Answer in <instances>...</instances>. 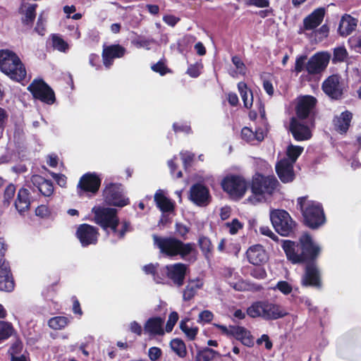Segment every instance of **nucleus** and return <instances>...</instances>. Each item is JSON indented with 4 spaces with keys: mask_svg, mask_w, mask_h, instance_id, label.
Here are the masks:
<instances>
[{
    "mask_svg": "<svg viewBox=\"0 0 361 361\" xmlns=\"http://www.w3.org/2000/svg\"><path fill=\"white\" fill-rule=\"evenodd\" d=\"M92 212L94 214V221L100 225L106 231L108 228L112 231L114 235L120 239L129 230V225L126 222L119 223L116 216V210L112 208L94 207Z\"/></svg>",
    "mask_w": 361,
    "mask_h": 361,
    "instance_id": "nucleus-1",
    "label": "nucleus"
},
{
    "mask_svg": "<svg viewBox=\"0 0 361 361\" xmlns=\"http://www.w3.org/2000/svg\"><path fill=\"white\" fill-rule=\"evenodd\" d=\"M278 183V180L274 176H264L259 173L255 174L251 183L252 195L246 200V202L252 204L261 202L267 195L274 193Z\"/></svg>",
    "mask_w": 361,
    "mask_h": 361,
    "instance_id": "nucleus-2",
    "label": "nucleus"
},
{
    "mask_svg": "<svg viewBox=\"0 0 361 361\" xmlns=\"http://www.w3.org/2000/svg\"><path fill=\"white\" fill-rule=\"evenodd\" d=\"M0 69L11 79L20 82L26 76V71L19 57L9 50L0 51Z\"/></svg>",
    "mask_w": 361,
    "mask_h": 361,
    "instance_id": "nucleus-3",
    "label": "nucleus"
},
{
    "mask_svg": "<svg viewBox=\"0 0 361 361\" xmlns=\"http://www.w3.org/2000/svg\"><path fill=\"white\" fill-rule=\"evenodd\" d=\"M153 240L160 252L169 257L180 255L183 258L194 250V244L183 243L174 238H161L154 235Z\"/></svg>",
    "mask_w": 361,
    "mask_h": 361,
    "instance_id": "nucleus-4",
    "label": "nucleus"
},
{
    "mask_svg": "<svg viewBox=\"0 0 361 361\" xmlns=\"http://www.w3.org/2000/svg\"><path fill=\"white\" fill-rule=\"evenodd\" d=\"M298 204L309 227L315 228L324 223L323 209L318 202L303 197L298 199Z\"/></svg>",
    "mask_w": 361,
    "mask_h": 361,
    "instance_id": "nucleus-5",
    "label": "nucleus"
},
{
    "mask_svg": "<svg viewBox=\"0 0 361 361\" xmlns=\"http://www.w3.org/2000/svg\"><path fill=\"white\" fill-rule=\"evenodd\" d=\"M221 185L223 190L234 200L242 199L249 188V185L244 178L233 175H229L224 178Z\"/></svg>",
    "mask_w": 361,
    "mask_h": 361,
    "instance_id": "nucleus-6",
    "label": "nucleus"
},
{
    "mask_svg": "<svg viewBox=\"0 0 361 361\" xmlns=\"http://www.w3.org/2000/svg\"><path fill=\"white\" fill-rule=\"evenodd\" d=\"M269 217L276 231L283 236H288L295 227V222L290 214L283 209H271Z\"/></svg>",
    "mask_w": 361,
    "mask_h": 361,
    "instance_id": "nucleus-7",
    "label": "nucleus"
},
{
    "mask_svg": "<svg viewBox=\"0 0 361 361\" xmlns=\"http://www.w3.org/2000/svg\"><path fill=\"white\" fill-rule=\"evenodd\" d=\"M36 99L49 104L55 101V95L53 90L42 80H35L27 87Z\"/></svg>",
    "mask_w": 361,
    "mask_h": 361,
    "instance_id": "nucleus-8",
    "label": "nucleus"
},
{
    "mask_svg": "<svg viewBox=\"0 0 361 361\" xmlns=\"http://www.w3.org/2000/svg\"><path fill=\"white\" fill-rule=\"evenodd\" d=\"M106 202L116 207H124L129 203L128 198L123 194V189L119 184H110L104 191Z\"/></svg>",
    "mask_w": 361,
    "mask_h": 361,
    "instance_id": "nucleus-9",
    "label": "nucleus"
},
{
    "mask_svg": "<svg viewBox=\"0 0 361 361\" xmlns=\"http://www.w3.org/2000/svg\"><path fill=\"white\" fill-rule=\"evenodd\" d=\"M330 58V54L326 51L316 53L308 60L306 71L310 74L320 73L327 67Z\"/></svg>",
    "mask_w": 361,
    "mask_h": 361,
    "instance_id": "nucleus-10",
    "label": "nucleus"
},
{
    "mask_svg": "<svg viewBox=\"0 0 361 361\" xmlns=\"http://www.w3.org/2000/svg\"><path fill=\"white\" fill-rule=\"evenodd\" d=\"M101 179L96 173L83 175L78 183V189L80 195L84 192L96 193L99 188Z\"/></svg>",
    "mask_w": 361,
    "mask_h": 361,
    "instance_id": "nucleus-11",
    "label": "nucleus"
},
{
    "mask_svg": "<svg viewBox=\"0 0 361 361\" xmlns=\"http://www.w3.org/2000/svg\"><path fill=\"white\" fill-rule=\"evenodd\" d=\"M187 270V266L183 263H176L166 265L163 269V272L178 286L183 284Z\"/></svg>",
    "mask_w": 361,
    "mask_h": 361,
    "instance_id": "nucleus-12",
    "label": "nucleus"
},
{
    "mask_svg": "<svg viewBox=\"0 0 361 361\" xmlns=\"http://www.w3.org/2000/svg\"><path fill=\"white\" fill-rule=\"evenodd\" d=\"M299 243L301 252L304 254L305 260L307 258L313 259L319 255L321 252L319 245L307 233H304L300 237Z\"/></svg>",
    "mask_w": 361,
    "mask_h": 361,
    "instance_id": "nucleus-13",
    "label": "nucleus"
},
{
    "mask_svg": "<svg viewBox=\"0 0 361 361\" xmlns=\"http://www.w3.org/2000/svg\"><path fill=\"white\" fill-rule=\"evenodd\" d=\"M290 130L297 141L308 140L312 137V128L296 118H292Z\"/></svg>",
    "mask_w": 361,
    "mask_h": 361,
    "instance_id": "nucleus-14",
    "label": "nucleus"
},
{
    "mask_svg": "<svg viewBox=\"0 0 361 361\" xmlns=\"http://www.w3.org/2000/svg\"><path fill=\"white\" fill-rule=\"evenodd\" d=\"M76 235L82 245L87 246L97 242L98 232L92 226L82 224L78 227Z\"/></svg>",
    "mask_w": 361,
    "mask_h": 361,
    "instance_id": "nucleus-15",
    "label": "nucleus"
},
{
    "mask_svg": "<svg viewBox=\"0 0 361 361\" xmlns=\"http://www.w3.org/2000/svg\"><path fill=\"white\" fill-rule=\"evenodd\" d=\"M209 190L201 184L194 185L190 188V199L198 206H207L210 202Z\"/></svg>",
    "mask_w": 361,
    "mask_h": 361,
    "instance_id": "nucleus-16",
    "label": "nucleus"
},
{
    "mask_svg": "<svg viewBox=\"0 0 361 361\" xmlns=\"http://www.w3.org/2000/svg\"><path fill=\"white\" fill-rule=\"evenodd\" d=\"M282 248L288 260L293 264L302 263L305 261V257L302 252H298L299 245L296 243L285 240L282 242Z\"/></svg>",
    "mask_w": 361,
    "mask_h": 361,
    "instance_id": "nucleus-17",
    "label": "nucleus"
},
{
    "mask_svg": "<svg viewBox=\"0 0 361 361\" xmlns=\"http://www.w3.org/2000/svg\"><path fill=\"white\" fill-rule=\"evenodd\" d=\"M276 171L283 183L291 182L295 178L293 164L288 162L286 157L281 158L277 162Z\"/></svg>",
    "mask_w": 361,
    "mask_h": 361,
    "instance_id": "nucleus-18",
    "label": "nucleus"
},
{
    "mask_svg": "<svg viewBox=\"0 0 361 361\" xmlns=\"http://www.w3.org/2000/svg\"><path fill=\"white\" fill-rule=\"evenodd\" d=\"M228 284L237 291H259L262 289L260 285L243 280L239 275H231Z\"/></svg>",
    "mask_w": 361,
    "mask_h": 361,
    "instance_id": "nucleus-19",
    "label": "nucleus"
},
{
    "mask_svg": "<svg viewBox=\"0 0 361 361\" xmlns=\"http://www.w3.org/2000/svg\"><path fill=\"white\" fill-rule=\"evenodd\" d=\"M246 256L249 262L255 266H260L268 260V255L260 245L250 246L246 252Z\"/></svg>",
    "mask_w": 361,
    "mask_h": 361,
    "instance_id": "nucleus-20",
    "label": "nucleus"
},
{
    "mask_svg": "<svg viewBox=\"0 0 361 361\" xmlns=\"http://www.w3.org/2000/svg\"><path fill=\"white\" fill-rule=\"evenodd\" d=\"M322 90L330 97L337 99L343 93L338 75H333L326 79L322 84Z\"/></svg>",
    "mask_w": 361,
    "mask_h": 361,
    "instance_id": "nucleus-21",
    "label": "nucleus"
},
{
    "mask_svg": "<svg viewBox=\"0 0 361 361\" xmlns=\"http://www.w3.org/2000/svg\"><path fill=\"white\" fill-rule=\"evenodd\" d=\"M14 289V281L8 263L0 259V290L11 292Z\"/></svg>",
    "mask_w": 361,
    "mask_h": 361,
    "instance_id": "nucleus-22",
    "label": "nucleus"
},
{
    "mask_svg": "<svg viewBox=\"0 0 361 361\" xmlns=\"http://www.w3.org/2000/svg\"><path fill=\"white\" fill-rule=\"evenodd\" d=\"M316 99L312 96H302L298 99L296 113L299 118H305L316 104Z\"/></svg>",
    "mask_w": 361,
    "mask_h": 361,
    "instance_id": "nucleus-23",
    "label": "nucleus"
},
{
    "mask_svg": "<svg viewBox=\"0 0 361 361\" xmlns=\"http://www.w3.org/2000/svg\"><path fill=\"white\" fill-rule=\"evenodd\" d=\"M164 319L159 317H154L148 319L145 325L144 330L146 334L151 336H164L165 329L163 327Z\"/></svg>",
    "mask_w": 361,
    "mask_h": 361,
    "instance_id": "nucleus-24",
    "label": "nucleus"
},
{
    "mask_svg": "<svg viewBox=\"0 0 361 361\" xmlns=\"http://www.w3.org/2000/svg\"><path fill=\"white\" fill-rule=\"evenodd\" d=\"M325 15L324 8H318L303 20L305 30H311L318 27L322 22Z\"/></svg>",
    "mask_w": 361,
    "mask_h": 361,
    "instance_id": "nucleus-25",
    "label": "nucleus"
},
{
    "mask_svg": "<svg viewBox=\"0 0 361 361\" xmlns=\"http://www.w3.org/2000/svg\"><path fill=\"white\" fill-rule=\"evenodd\" d=\"M125 54V49L120 45H111L104 48L102 57L104 64L106 67H109L112 61L115 58H120Z\"/></svg>",
    "mask_w": 361,
    "mask_h": 361,
    "instance_id": "nucleus-26",
    "label": "nucleus"
},
{
    "mask_svg": "<svg viewBox=\"0 0 361 361\" xmlns=\"http://www.w3.org/2000/svg\"><path fill=\"white\" fill-rule=\"evenodd\" d=\"M31 182L44 196L49 197L53 194L54 186L50 180H46L40 176L34 175L31 178Z\"/></svg>",
    "mask_w": 361,
    "mask_h": 361,
    "instance_id": "nucleus-27",
    "label": "nucleus"
},
{
    "mask_svg": "<svg viewBox=\"0 0 361 361\" xmlns=\"http://www.w3.org/2000/svg\"><path fill=\"white\" fill-rule=\"evenodd\" d=\"M232 336L246 346L252 347L254 345V338L251 332L243 326H233Z\"/></svg>",
    "mask_w": 361,
    "mask_h": 361,
    "instance_id": "nucleus-28",
    "label": "nucleus"
},
{
    "mask_svg": "<svg viewBox=\"0 0 361 361\" xmlns=\"http://www.w3.org/2000/svg\"><path fill=\"white\" fill-rule=\"evenodd\" d=\"M357 26V20L350 15L345 14L342 16L338 31L342 36L350 35Z\"/></svg>",
    "mask_w": 361,
    "mask_h": 361,
    "instance_id": "nucleus-29",
    "label": "nucleus"
},
{
    "mask_svg": "<svg viewBox=\"0 0 361 361\" xmlns=\"http://www.w3.org/2000/svg\"><path fill=\"white\" fill-rule=\"evenodd\" d=\"M352 114L349 111H344L338 116H336L334 119V126L335 130L340 133H345L351 122Z\"/></svg>",
    "mask_w": 361,
    "mask_h": 361,
    "instance_id": "nucleus-30",
    "label": "nucleus"
},
{
    "mask_svg": "<svg viewBox=\"0 0 361 361\" xmlns=\"http://www.w3.org/2000/svg\"><path fill=\"white\" fill-rule=\"evenodd\" d=\"M266 132L262 129L258 128L253 132L252 130L248 127H245L241 130L242 138L247 142L254 143L255 142H261L264 140Z\"/></svg>",
    "mask_w": 361,
    "mask_h": 361,
    "instance_id": "nucleus-31",
    "label": "nucleus"
},
{
    "mask_svg": "<svg viewBox=\"0 0 361 361\" xmlns=\"http://www.w3.org/2000/svg\"><path fill=\"white\" fill-rule=\"evenodd\" d=\"M287 314V311L281 306L267 301L265 319H277Z\"/></svg>",
    "mask_w": 361,
    "mask_h": 361,
    "instance_id": "nucleus-32",
    "label": "nucleus"
},
{
    "mask_svg": "<svg viewBox=\"0 0 361 361\" xmlns=\"http://www.w3.org/2000/svg\"><path fill=\"white\" fill-rule=\"evenodd\" d=\"M319 272L314 264L307 265L305 274L302 278V283L303 286H318L319 285Z\"/></svg>",
    "mask_w": 361,
    "mask_h": 361,
    "instance_id": "nucleus-33",
    "label": "nucleus"
},
{
    "mask_svg": "<svg viewBox=\"0 0 361 361\" xmlns=\"http://www.w3.org/2000/svg\"><path fill=\"white\" fill-rule=\"evenodd\" d=\"M15 205L20 213L25 212L30 208V201L28 190L25 188L19 190Z\"/></svg>",
    "mask_w": 361,
    "mask_h": 361,
    "instance_id": "nucleus-34",
    "label": "nucleus"
},
{
    "mask_svg": "<svg viewBox=\"0 0 361 361\" xmlns=\"http://www.w3.org/2000/svg\"><path fill=\"white\" fill-rule=\"evenodd\" d=\"M267 301H256L247 309V314L252 318L261 317L265 319Z\"/></svg>",
    "mask_w": 361,
    "mask_h": 361,
    "instance_id": "nucleus-35",
    "label": "nucleus"
},
{
    "mask_svg": "<svg viewBox=\"0 0 361 361\" xmlns=\"http://www.w3.org/2000/svg\"><path fill=\"white\" fill-rule=\"evenodd\" d=\"M154 200L157 207L162 212H171L173 210V203L164 195L163 190H159L155 193Z\"/></svg>",
    "mask_w": 361,
    "mask_h": 361,
    "instance_id": "nucleus-36",
    "label": "nucleus"
},
{
    "mask_svg": "<svg viewBox=\"0 0 361 361\" xmlns=\"http://www.w3.org/2000/svg\"><path fill=\"white\" fill-rule=\"evenodd\" d=\"M169 347L171 350L178 357L184 358L188 354L185 342L179 338H175L170 341Z\"/></svg>",
    "mask_w": 361,
    "mask_h": 361,
    "instance_id": "nucleus-37",
    "label": "nucleus"
},
{
    "mask_svg": "<svg viewBox=\"0 0 361 361\" xmlns=\"http://www.w3.org/2000/svg\"><path fill=\"white\" fill-rule=\"evenodd\" d=\"M188 318L182 319L179 323V327L188 340L194 341L199 332V328L194 325H188Z\"/></svg>",
    "mask_w": 361,
    "mask_h": 361,
    "instance_id": "nucleus-38",
    "label": "nucleus"
},
{
    "mask_svg": "<svg viewBox=\"0 0 361 361\" xmlns=\"http://www.w3.org/2000/svg\"><path fill=\"white\" fill-rule=\"evenodd\" d=\"M203 286L202 280L197 279L189 281L188 286L183 292V299L185 300H190L195 295L197 290L201 288Z\"/></svg>",
    "mask_w": 361,
    "mask_h": 361,
    "instance_id": "nucleus-39",
    "label": "nucleus"
},
{
    "mask_svg": "<svg viewBox=\"0 0 361 361\" xmlns=\"http://www.w3.org/2000/svg\"><path fill=\"white\" fill-rule=\"evenodd\" d=\"M238 88L243 101L245 107L250 108L252 106L253 102L252 92L247 88V85L243 82H240L238 84Z\"/></svg>",
    "mask_w": 361,
    "mask_h": 361,
    "instance_id": "nucleus-40",
    "label": "nucleus"
},
{
    "mask_svg": "<svg viewBox=\"0 0 361 361\" xmlns=\"http://www.w3.org/2000/svg\"><path fill=\"white\" fill-rule=\"evenodd\" d=\"M69 323V318L63 316H56L49 319L47 324L50 329L57 331L65 329Z\"/></svg>",
    "mask_w": 361,
    "mask_h": 361,
    "instance_id": "nucleus-41",
    "label": "nucleus"
},
{
    "mask_svg": "<svg viewBox=\"0 0 361 361\" xmlns=\"http://www.w3.org/2000/svg\"><path fill=\"white\" fill-rule=\"evenodd\" d=\"M304 148L302 147L293 145H289L287 147L286 152V157L288 162L295 164L298 158L300 157V155L303 152Z\"/></svg>",
    "mask_w": 361,
    "mask_h": 361,
    "instance_id": "nucleus-42",
    "label": "nucleus"
},
{
    "mask_svg": "<svg viewBox=\"0 0 361 361\" xmlns=\"http://www.w3.org/2000/svg\"><path fill=\"white\" fill-rule=\"evenodd\" d=\"M219 355V353L211 348H206L197 353L196 361H211Z\"/></svg>",
    "mask_w": 361,
    "mask_h": 361,
    "instance_id": "nucleus-43",
    "label": "nucleus"
},
{
    "mask_svg": "<svg viewBox=\"0 0 361 361\" xmlns=\"http://www.w3.org/2000/svg\"><path fill=\"white\" fill-rule=\"evenodd\" d=\"M13 332L14 329L11 323L0 321V343L8 338Z\"/></svg>",
    "mask_w": 361,
    "mask_h": 361,
    "instance_id": "nucleus-44",
    "label": "nucleus"
},
{
    "mask_svg": "<svg viewBox=\"0 0 361 361\" xmlns=\"http://www.w3.org/2000/svg\"><path fill=\"white\" fill-rule=\"evenodd\" d=\"M244 224L238 219H233L232 221H228L224 224V227L226 228L231 235H235L239 231L243 228Z\"/></svg>",
    "mask_w": 361,
    "mask_h": 361,
    "instance_id": "nucleus-45",
    "label": "nucleus"
},
{
    "mask_svg": "<svg viewBox=\"0 0 361 361\" xmlns=\"http://www.w3.org/2000/svg\"><path fill=\"white\" fill-rule=\"evenodd\" d=\"M158 264H149L143 267V271L147 274H151L157 283H161L164 280L163 274L160 275L157 271Z\"/></svg>",
    "mask_w": 361,
    "mask_h": 361,
    "instance_id": "nucleus-46",
    "label": "nucleus"
},
{
    "mask_svg": "<svg viewBox=\"0 0 361 361\" xmlns=\"http://www.w3.org/2000/svg\"><path fill=\"white\" fill-rule=\"evenodd\" d=\"M198 244L204 255L209 258L212 250V245L210 240L207 237L201 236L198 240Z\"/></svg>",
    "mask_w": 361,
    "mask_h": 361,
    "instance_id": "nucleus-47",
    "label": "nucleus"
},
{
    "mask_svg": "<svg viewBox=\"0 0 361 361\" xmlns=\"http://www.w3.org/2000/svg\"><path fill=\"white\" fill-rule=\"evenodd\" d=\"M35 8L36 5L25 6L22 8L23 12H25V17L23 18L25 23L30 24L32 23L35 18Z\"/></svg>",
    "mask_w": 361,
    "mask_h": 361,
    "instance_id": "nucleus-48",
    "label": "nucleus"
},
{
    "mask_svg": "<svg viewBox=\"0 0 361 361\" xmlns=\"http://www.w3.org/2000/svg\"><path fill=\"white\" fill-rule=\"evenodd\" d=\"M232 62L236 68V71L231 74L233 77L236 78L238 77V74L245 75L246 73V66L245 63L243 62V61L238 56H233Z\"/></svg>",
    "mask_w": 361,
    "mask_h": 361,
    "instance_id": "nucleus-49",
    "label": "nucleus"
},
{
    "mask_svg": "<svg viewBox=\"0 0 361 361\" xmlns=\"http://www.w3.org/2000/svg\"><path fill=\"white\" fill-rule=\"evenodd\" d=\"M52 46L59 51L66 52L68 49V44L60 37L52 36Z\"/></svg>",
    "mask_w": 361,
    "mask_h": 361,
    "instance_id": "nucleus-50",
    "label": "nucleus"
},
{
    "mask_svg": "<svg viewBox=\"0 0 361 361\" xmlns=\"http://www.w3.org/2000/svg\"><path fill=\"white\" fill-rule=\"evenodd\" d=\"M348 57V52L344 47H338L334 50L333 62L344 61Z\"/></svg>",
    "mask_w": 361,
    "mask_h": 361,
    "instance_id": "nucleus-51",
    "label": "nucleus"
},
{
    "mask_svg": "<svg viewBox=\"0 0 361 361\" xmlns=\"http://www.w3.org/2000/svg\"><path fill=\"white\" fill-rule=\"evenodd\" d=\"M178 318H179L178 314L175 311H173L169 314L168 320L166 322V324L165 326L166 332L170 333L172 331L174 326L176 325V324L177 323V322L178 320Z\"/></svg>",
    "mask_w": 361,
    "mask_h": 361,
    "instance_id": "nucleus-52",
    "label": "nucleus"
},
{
    "mask_svg": "<svg viewBox=\"0 0 361 361\" xmlns=\"http://www.w3.org/2000/svg\"><path fill=\"white\" fill-rule=\"evenodd\" d=\"M274 289H278L283 294L288 295L292 292L293 287L288 282L280 281L276 283V286Z\"/></svg>",
    "mask_w": 361,
    "mask_h": 361,
    "instance_id": "nucleus-53",
    "label": "nucleus"
},
{
    "mask_svg": "<svg viewBox=\"0 0 361 361\" xmlns=\"http://www.w3.org/2000/svg\"><path fill=\"white\" fill-rule=\"evenodd\" d=\"M214 318L213 313L209 310H204L199 314L197 322L201 324L210 322Z\"/></svg>",
    "mask_w": 361,
    "mask_h": 361,
    "instance_id": "nucleus-54",
    "label": "nucleus"
},
{
    "mask_svg": "<svg viewBox=\"0 0 361 361\" xmlns=\"http://www.w3.org/2000/svg\"><path fill=\"white\" fill-rule=\"evenodd\" d=\"M154 42L152 39H137L133 41V44L137 48H145L147 50L150 49V44Z\"/></svg>",
    "mask_w": 361,
    "mask_h": 361,
    "instance_id": "nucleus-55",
    "label": "nucleus"
},
{
    "mask_svg": "<svg viewBox=\"0 0 361 361\" xmlns=\"http://www.w3.org/2000/svg\"><path fill=\"white\" fill-rule=\"evenodd\" d=\"M161 355L162 351L158 347H152L148 350V356L152 361H157Z\"/></svg>",
    "mask_w": 361,
    "mask_h": 361,
    "instance_id": "nucleus-56",
    "label": "nucleus"
},
{
    "mask_svg": "<svg viewBox=\"0 0 361 361\" xmlns=\"http://www.w3.org/2000/svg\"><path fill=\"white\" fill-rule=\"evenodd\" d=\"M250 274L257 279H264L267 277L266 270L260 267L253 269Z\"/></svg>",
    "mask_w": 361,
    "mask_h": 361,
    "instance_id": "nucleus-57",
    "label": "nucleus"
},
{
    "mask_svg": "<svg viewBox=\"0 0 361 361\" xmlns=\"http://www.w3.org/2000/svg\"><path fill=\"white\" fill-rule=\"evenodd\" d=\"M35 214L41 218H46L50 215V210L47 206L42 204L36 208Z\"/></svg>",
    "mask_w": 361,
    "mask_h": 361,
    "instance_id": "nucleus-58",
    "label": "nucleus"
},
{
    "mask_svg": "<svg viewBox=\"0 0 361 361\" xmlns=\"http://www.w3.org/2000/svg\"><path fill=\"white\" fill-rule=\"evenodd\" d=\"M259 232L262 235L267 236L274 240H277L278 237L275 235V233L271 230L269 226H262L259 227Z\"/></svg>",
    "mask_w": 361,
    "mask_h": 361,
    "instance_id": "nucleus-59",
    "label": "nucleus"
},
{
    "mask_svg": "<svg viewBox=\"0 0 361 361\" xmlns=\"http://www.w3.org/2000/svg\"><path fill=\"white\" fill-rule=\"evenodd\" d=\"M16 192V188L13 184L8 185L4 191V199L6 202H9L10 200L14 197Z\"/></svg>",
    "mask_w": 361,
    "mask_h": 361,
    "instance_id": "nucleus-60",
    "label": "nucleus"
},
{
    "mask_svg": "<svg viewBox=\"0 0 361 361\" xmlns=\"http://www.w3.org/2000/svg\"><path fill=\"white\" fill-rule=\"evenodd\" d=\"M179 20V18L173 15H165L163 16V21L171 27L175 26Z\"/></svg>",
    "mask_w": 361,
    "mask_h": 361,
    "instance_id": "nucleus-61",
    "label": "nucleus"
},
{
    "mask_svg": "<svg viewBox=\"0 0 361 361\" xmlns=\"http://www.w3.org/2000/svg\"><path fill=\"white\" fill-rule=\"evenodd\" d=\"M306 59L305 56H300L296 58L295 63V71L296 73L301 72L304 68V64Z\"/></svg>",
    "mask_w": 361,
    "mask_h": 361,
    "instance_id": "nucleus-62",
    "label": "nucleus"
},
{
    "mask_svg": "<svg viewBox=\"0 0 361 361\" xmlns=\"http://www.w3.org/2000/svg\"><path fill=\"white\" fill-rule=\"evenodd\" d=\"M201 68H202V66L200 64H195V65H192L190 66L188 69V73L191 76V77H193V78H196L197 77L200 73V71H201Z\"/></svg>",
    "mask_w": 361,
    "mask_h": 361,
    "instance_id": "nucleus-63",
    "label": "nucleus"
},
{
    "mask_svg": "<svg viewBox=\"0 0 361 361\" xmlns=\"http://www.w3.org/2000/svg\"><path fill=\"white\" fill-rule=\"evenodd\" d=\"M152 69L157 73H159L160 75H164L168 72L167 68L162 62H158L156 64L152 66Z\"/></svg>",
    "mask_w": 361,
    "mask_h": 361,
    "instance_id": "nucleus-64",
    "label": "nucleus"
}]
</instances>
